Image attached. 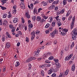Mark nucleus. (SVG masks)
<instances>
[{
  "label": "nucleus",
  "mask_w": 77,
  "mask_h": 77,
  "mask_svg": "<svg viewBox=\"0 0 77 77\" xmlns=\"http://www.w3.org/2000/svg\"><path fill=\"white\" fill-rule=\"evenodd\" d=\"M75 16H74L72 18V23L71 24L70 27L71 29H72L73 27L74 26V22H75Z\"/></svg>",
  "instance_id": "f257e3e1"
},
{
  "label": "nucleus",
  "mask_w": 77,
  "mask_h": 77,
  "mask_svg": "<svg viewBox=\"0 0 77 77\" xmlns=\"http://www.w3.org/2000/svg\"><path fill=\"white\" fill-rule=\"evenodd\" d=\"M57 24L58 27H60V26H62V23L60 22V19L57 20Z\"/></svg>",
  "instance_id": "f03ea898"
},
{
  "label": "nucleus",
  "mask_w": 77,
  "mask_h": 77,
  "mask_svg": "<svg viewBox=\"0 0 77 77\" xmlns=\"http://www.w3.org/2000/svg\"><path fill=\"white\" fill-rule=\"evenodd\" d=\"M31 35L32 36L31 39L32 40H33V39H34V38L35 37V32L34 31L32 32L31 33Z\"/></svg>",
  "instance_id": "7ed1b4c3"
},
{
  "label": "nucleus",
  "mask_w": 77,
  "mask_h": 77,
  "mask_svg": "<svg viewBox=\"0 0 77 77\" xmlns=\"http://www.w3.org/2000/svg\"><path fill=\"white\" fill-rule=\"evenodd\" d=\"M11 46V44H10V43L9 42H7L6 43L5 45V48H8Z\"/></svg>",
  "instance_id": "20e7f679"
},
{
  "label": "nucleus",
  "mask_w": 77,
  "mask_h": 77,
  "mask_svg": "<svg viewBox=\"0 0 77 77\" xmlns=\"http://www.w3.org/2000/svg\"><path fill=\"white\" fill-rule=\"evenodd\" d=\"M54 71V69L52 68L48 71V74H51L52 72Z\"/></svg>",
  "instance_id": "39448f33"
},
{
  "label": "nucleus",
  "mask_w": 77,
  "mask_h": 77,
  "mask_svg": "<svg viewBox=\"0 0 77 77\" xmlns=\"http://www.w3.org/2000/svg\"><path fill=\"white\" fill-rule=\"evenodd\" d=\"M51 56V53L49 52L45 54L44 56V57H48V56Z\"/></svg>",
  "instance_id": "423d86ee"
},
{
  "label": "nucleus",
  "mask_w": 77,
  "mask_h": 77,
  "mask_svg": "<svg viewBox=\"0 0 77 77\" xmlns=\"http://www.w3.org/2000/svg\"><path fill=\"white\" fill-rule=\"evenodd\" d=\"M5 34L9 38H12L11 35L9 34V33L8 32H6Z\"/></svg>",
  "instance_id": "0eeeda50"
},
{
  "label": "nucleus",
  "mask_w": 77,
  "mask_h": 77,
  "mask_svg": "<svg viewBox=\"0 0 77 77\" xmlns=\"http://www.w3.org/2000/svg\"><path fill=\"white\" fill-rule=\"evenodd\" d=\"M72 33L75 35H77V30L75 29L72 31Z\"/></svg>",
  "instance_id": "6e6552de"
},
{
  "label": "nucleus",
  "mask_w": 77,
  "mask_h": 77,
  "mask_svg": "<svg viewBox=\"0 0 77 77\" xmlns=\"http://www.w3.org/2000/svg\"><path fill=\"white\" fill-rule=\"evenodd\" d=\"M25 15L26 17L27 18H30V16L29 14V12H27L25 14Z\"/></svg>",
  "instance_id": "1a4fd4ad"
},
{
  "label": "nucleus",
  "mask_w": 77,
  "mask_h": 77,
  "mask_svg": "<svg viewBox=\"0 0 77 77\" xmlns=\"http://www.w3.org/2000/svg\"><path fill=\"white\" fill-rule=\"evenodd\" d=\"M56 65V66L57 68H59L60 67V63H55Z\"/></svg>",
  "instance_id": "9d476101"
},
{
  "label": "nucleus",
  "mask_w": 77,
  "mask_h": 77,
  "mask_svg": "<svg viewBox=\"0 0 77 77\" xmlns=\"http://www.w3.org/2000/svg\"><path fill=\"white\" fill-rule=\"evenodd\" d=\"M20 6L22 9H24L25 8V5H24V4L23 3H21L20 4Z\"/></svg>",
  "instance_id": "9b49d317"
},
{
  "label": "nucleus",
  "mask_w": 77,
  "mask_h": 77,
  "mask_svg": "<svg viewBox=\"0 0 77 77\" xmlns=\"http://www.w3.org/2000/svg\"><path fill=\"white\" fill-rule=\"evenodd\" d=\"M55 34H54V32H53L52 33H51L50 34V36L52 37V38H54Z\"/></svg>",
  "instance_id": "f8f14e48"
},
{
  "label": "nucleus",
  "mask_w": 77,
  "mask_h": 77,
  "mask_svg": "<svg viewBox=\"0 0 77 77\" xmlns=\"http://www.w3.org/2000/svg\"><path fill=\"white\" fill-rule=\"evenodd\" d=\"M53 19L52 18V17H50L49 19H48V20L49 22L51 23L53 21Z\"/></svg>",
  "instance_id": "ddd939ff"
},
{
  "label": "nucleus",
  "mask_w": 77,
  "mask_h": 77,
  "mask_svg": "<svg viewBox=\"0 0 77 77\" xmlns=\"http://www.w3.org/2000/svg\"><path fill=\"white\" fill-rule=\"evenodd\" d=\"M65 75V73L64 72H61L60 73V74L58 77H63Z\"/></svg>",
  "instance_id": "4468645a"
},
{
  "label": "nucleus",
  "mask_w": 77,
  "mask_h": 77,
  "mask_svg": "<svg viewBox=\"0 0 77 77\" xmlns=\"http://www.w3.org/2000/svg\"><path fill=\"white\" fill-rule=\"evenodd\" d=\"M60 33L61 35H62L63 36H65L66 35V32H64L63 31V32H61Z\"/></svg>",
  "instance_id": "2eb2a0df"
},
{
  "label": "nucleus",
  "mask_w": 77,
  "mask_h": 77,
  "mask_svg": "<svg viewBox=\"0 0 77 77\" xmlns=\"http://www.w3.org/2000/svg\"><path fill=\"white\" fill-rule=\"evenodd\" d=\"M18 21V19L17 18H15L13 20L14 23H17Z\"/></svg>",
  "instance_id": "dca6fc26"
},
{
  "label": "nucleus",
  "mask_w": 77,
  "mask_h": 77,
  "mask_svg": "<svg viewBox=\"0 0 77 77\" xmlns=\"http://www.w3.org/2000/svg\"><path fill=\"white\" fill-rule=\"evenodd\" d=\"M68 0H64L63 2V5H66L67 4Z\"/></svg>",
  "instance_id": "f3484780"
},
{
  "label": "nucleus",
  "mask_w": 77,
  "mask_h": 77,
  "mask_svg": "<svg viewBox=\"0 0 77 77\" xmlns=\"http://www.w3.org/2000/svg\"><path fill=\"white\" fill-rule=\"evenodd\" d=\"M3 24L4 26H7L8 25V21L6 20H4Z\"/></svg>",
  "instance_id": "a211bd4d"
},
{
  "label": "nucleus",
  "mask_w": 77,
  "mask_h": 77,
  "mask_svg": "<svg viewBox=\"0 0 77 77\" xmlns=\"http://www.w3.org/2000/svg\"><path fill=\"white\" fill-rule=\"evenodd\" d=\"M36 20L37 21H39L41 20V17L40 16H37L36 18Z\"/></svg>",
  "instance_id": "6ab92c4d"
},
{
  "label": "nucleus",
  "mask_w": 77,
  "mask_h": 77,
  "mask_svg": "<svg viewBox=\"0 0 77 77\" xmlns=\"http://www.w3.org/2000/svg\"><path fill=\"white\" fill-rule=\"evenodd\" d=\"M55 8V5H51L49 8V9L51 10V9H54Z\"/></svg>",
  "instance_id": "aec40b11"
},
{
  "label": "nucleus",
  "mask_w": 77,
  "mask_h": 77,
  "mask_svg": "<svg viewBox=\"0 0 77 77\" xmlns=\"http://www.w3.org/2000/svg\"><path fill=\"white\" fill-rule=\"evenodd\" d=\"M1 1L2 3V5H3L5 3H6L7 1L6 0H1Z\"/></svg>",
  "instance_id": "412c9836"
},
{
  "label": "nucleus",
  "mask_w": 77,
  "mask_h": 77,
  "mask_svg": "<svg viewBox=\"0 0 77 77\" xmlns=\"http://www.w3.org/2000/svg\"><path fill=\"white\" fill-rule=\"evenodd\" d=\"M42 5L44 6H46L47 5V3L44 1H43L42 2Z\"/></svg>",
  "instance_id": "4be33fe9"
},
{
  "label": "nucleus",
  "mask_w": 77,
  "mask_h": 77,
  "mask_svg": "<svg viewBox=\"0 0 77 77\" xmlns=\"http://www.w3.org/2000/svg\"><path fill=\"white\" fill-rule=\"evenodd\" d=\"M24 27V25L22 24L21 25H19V28L20 29H23Z\"/></svg>",
  "instance_id": "5701e85b"
},
{
  "label": "nucleus",
  "mask_w": 77,
  "mask_h": 77,
  "mask_svg": "<svg viewBox=\"0 0 77 77\" xmlns=\"http://www.w3.org/2000/svg\"><path fill=\"white\" fill-rule=\"evenodd\" d=\"M40 51H39V50H37V51L35 52L34 53L36 55H38V54H39V53Z\"/></svg>",
  "instance_id": "b1692460"
},
{
  "label": "nucleus",
  "mask_w": 77,
  "mask_h": 77,
  "mask_svg": "<svg viewBox=\"0 0 77 77\" xmlns=\"http://www.w3.org/2000/svg\"><path fill=\"white\" fill-rule=\"evenodd\" d=\"M20 65V62L18 61H17L16 62V63L15 64V66L16 67H17L18 66Z\"/></svg>",
  "instance_id": "393cba45"
},
{
  "label": "nucleus",
  "mask_w": 77,
  "mask_h": 77,
  "mask_svg": "<svg viewBox=\"0 0 77 77\" xmlns=\"http://www.w3.org/2000/svg\"><path fill=\"white\" fill-rule=\"evenodd\" d=\"M71 69L73 71H74L75 70V65H72Z\"/></svg>",
  "instance_id": "a878e982"
},
{
  "label": "nucleus",
  "mask_w": 77,
  "mask_h": 77,
  "mask_svg": "<svg viewBox=\"0 0 77 77\" xmlns=\"http://www.w3.org/2000/svg\"><path fill=\"white\" fill-rule=\"evenodd\" d=\"M58 2L59 1H56L53 2V5H57V4H58Z\"/></svg>",
  "instance_id": "bb28decb"
},
{
  "label": "nucleus",
  "mask_w": 77,
  "mask_h": 77,
  "mask_svg": "<svg viewBox=\"0 0 77 77\" xmlns=\"http://www.w3.org/2000/svg\"><path fill=\"white\" fill-rule=\"evenodd\" d=\"M32 61V59L30 57L29 59H28L26 61V63H27L28 62H30Z\"/></svg>",
  "instance_id": "cd10ccee"
},
{
  "label": "nucleus",
  "mask_w": 77,
  "mask_h": 77,
  "mask_svg": "<svg viewBox=\"0 0 77 77\" xmlns=\"http://www.w3.org/2000/svg\"><path fill=\"white\" fill-rule=\"evenodd\" d=\"M28 26L29 29H32V28L33 27V25L32 24H29Z\"/></svg>",
  "instance_id": "c85d7f7f"
},
{
  "label": "nucleus",
  "mask_w": 77,
  "mask_h": 77,
  "mask_svg": "<svg viewBox=\"0 0 77 77\" xmlns=\"http://www.w3.org/2000/svg\"><path fill=\"white\" fill-rule=\"evenodd\" d=\"M42 17L45 20H47L48 18V16L44 15L42 16Z\"/></svg>",
  "instance_id": "c756f323"
},
{
  "label": "nucleus",
  "mask_w": 77,
  "mask_h": 77,
  "mask_svg": "<svg viewBox=\"0 0 77 77\" xmlns=\"http://www.w3.org/2000/svg\"><path fill=\"white\" fill-rule=\"evenodd\" d=\"M63 50L61 51L60 53V55L61 57H62L63 56Z\"/></svg>",
  "instance_id": "7c9ffc66"
},
{
  "label": "nucleus",
  "mask_w": 77,
  "mask_h": 77,
  "mask_svg": "<svg viewBox=\"0 0 77 77\" xmlns=\"http://www.w3.org/2000/svg\"><path fill=\"white\" fill-rule=\"evenodd\" d=\"M0 8H1L2 9V10H5V9H6V8L5 7H3L2 5L0 6Z\"/></svg>",
  "instance_id": "2f4dec72"
},
{
  "label": "nucleus",
  "mask_w": 77,
  "mask_h": 77,
  "mask_svg": "<svg viewBox=\"0 0 77 77\" xmlns=\"http://www.w3.org/2000/svg\"><path fill=\"white\" fill-rule=\"evenodd\" d=\"M44 65H45L46 67H50L51 66V65L50 64H45Z\"/></svg>",
  "instance_id": "473e14b6"
},
{
  "label": "nucleus",
  "mask_w": 77,
  "mask_h": 77,
  "mask_svg": "<svg viewBox=\"0 0 77 77\" xmlns=\"http://www.w3.org/2000/svg\"><path fill=\"white\" fill-rule=\"evenodd\" d=\"M53 28L52 26L50 27L48 29V30L50 32H51V31H53Z\"/></svg>",
  "instance_id": "72a5a7b5"
},
{
  "label": "nucleus",
  "mask_w": 77,
  "mask_h": 77,
  "mask_svg": "<svg viewBox=\"0 0 77 77\" xmlns=\"http://www.w3.org/2000/svg\"><path fill=\"white\" fill-rule=\"evenodd\" d=\"M68 72H69V70H67L65 72V75H67L68 74Z\"/></svg>",
  "instance_id": "f704fd0d"
},
{
  "label": "nucleus",
  "mask_w": 77,
  "mask_h": 77,
  "mask_svg": "<svg viewBox=\"0 0 77 77\" xmlns=\"http://www.w3.org/2000/svg\"><path fill=\"white\" fill-rule=\"evenodd\" d=\"M61 11V14H63L64 12H65V9H61L60 10Z\"/></svg>",
  "instance_id": "c9c22d12"
},
{
  "label": "nucleus",
  "mask_w": 77,
  "mask_h": 77,
  "mask_svg": "<svg viewBox=\"0 0 77 77\" xmlns=\"http://www.w3.org/2000/svg\"><path fill=\"white\" fill-rule=\"evenodd\" d=\"M49 26H50V24L47 23L45 26V28H48Z\"/></svg>",
  "instance_id": "e433bc0d"
},
{
  "label": "nucleus",
  "mask_w": 77,
  "mask_h": 77,
  "mask_svg": "<svg viewBox=\"0 0 77 77\" xmlns=\"http://www.w3.org/2000/svg\"><path fill=\"white\" fill-rule=\"evenodd\" d=\"M21 19L22 23L24 24V23H25V20L24 19V18H23V17H22Z\"/></svg>",
  "instance_id": "4c0bfd02"
},
{
  "label": "nucleus",
  "mask_w": 77,
  "mask_h": 77,
  "mask_svg": "<svg viewBox=\"0 0 77 77\" xmlns=\"http://www.w3.org/2000/svg\"><path fill=\"white\" fill-rule=\"evenodd\" d=\"M41 74L42 76H44V72L43 70H42L41 72Z\"/></svg>",
  "instance_id": "58836bf2"
},
{
  "label": "nucleus",
  "mask_w": 77,
  "mask_h": 77,
  "mask_svg": "<svg viewBox=\"0 0 77 77\" xmlns=\"http://www.w3.org/2000/svg\"><path fill=\"white\" fill-rule=\"evenodd\" d=\"M70 59V58L68 56H67L66 57L65 59V60H69Z\"/></svg>",
  "instance_id": "ea45409f"
},
{
  "label": "nucleus",
  "mask_w": 77,
  "mask_h": 77,
  "mask_svg": "<svg viewBox=\"0 0 77 77\" xmlns=\"http://www.w3.org/2000/svg\"><path fill=\"white\" fill-rule=\"evenodd\" d=\"M28 66L29 67V69L30 70V69L32 68V65L30 64H29L28 65Z\"/></svg>",
  "instance_id": "a19ab883"
},
{
  "label": "nucleus",
  "mask_w": 77,
  "mask_h": 77,
  "mask_svg": "<svg viewBox=\"0 0 77 77\" xmlns=\"http://www.w3.org/2000/svg\"><path fill=\"white\" fill-rule=\"evenodd\" d=\"M51 44V42H49L46 44V45H50Z\"/></svg>",
  "instance_id": "79ce46f5"
},
{
  "label": "nucleus",
  "mask_w": 77,
  "mask_h": 77,
  "mask_svg": "<svg viewBox=\"0 0 77 77\" xmlns=\"http://www.w3.org/2000/svg\"><path fill=\"white\" fill-rule=\"evenodd\" d=\"M56 74L55 73H53L51 75V77H56Z\"/></svg>",
  "instance_id": "37998d69"
},
{
  "label": "nucleus",
  "mask_w": 77,
  "mask_h": 77,
  "mask_svg": "<svg viewBox=\"0 0 77 77\" xmlns=\"http://www.w3.org/2000/svg\"><path fill=\"white\" fill-rule=\"evenodd\" d=\"M12 12H13V13L14 14H16V13H17V10H16L15 9H14L12 11Z\"/></svg>",
  "instance_id": "c03bdc74"
},
{
  "label": "nucleus",
  "mask_w": 77,
  "mask_h": 77,
  "mask_svg": "<svg viewBox=\"0 0 77 77\" xmlns=\"http://www.w3.org/2000/svg\"><path fill=\"white\" fill-rule=\"evenodd\" d=\"M39 1H36L35 2V3H34V5H35V4H38V3H39Z\"/></svg>",
  "instance_id": "a18cd8bd"
},
{
  "label": "nucleus",
  "mask_w": 77,
  "mask_h": 77,
  "mask_svg": "<svg viewBox=\"0 0 77 77\" xmlns=\"http://www.w3.org/2000/svg\"><path fill=\"white\" fill-rule=\"evenodd\" d=\"M54 59V57L53 56H51L49 58V60H53Z\"/></svg>",
  "instance_id": "49530a36"
},
{
  "label": "nucleus",
  "mask_w": 77,
  "mask_h": 77,
  "mask_svg": "<svg viewBox=\"0 0 77 77\" xmlns=\"http://www.w3.org/2000/svg\"><path fill=\"white\" fill-rule=\"evenodd\" d=\"M70 14L69 11H68L66 15V17H68L69 15Z\"/></svg>",
  "instance_id": "de8ad7c7"
},
{
  "label": "nucleus",
  "mask_w": 77,
  "mask_h": 77,
  "mask_svg": "<svg viewBox=\"0 0 77 77\" xmlns=\"http://www.w3.org/2000/svg\"><path fill=\"white\" fill-rule=\"evenodd\" d=\"M72 16H71L69 17L68 18V20H69V21H70L71 20V19H72Z\"/></svg>",
  "instance_id": "09e8293b"
},
{
  "label": "nucleus",
  "mask_w": 77,
  "mask_h": 77,
  "mask_svg": "<svg viewBox=\"0 0 77 77\" xmlns=\"http://www.w3.org/2000/svg\"><path fill=\"white\" fill-rule=\"evenodd\" d=\"M17 33V34H18L19 35H22V32H21L20 31H18Z\"/></svg>",
  "instance_id": "8fccbe9b"
},
{
  "label": "nucleus",
  "mask_w": 77,
  "mask_h": 77,
  "mask_svg": "<svg viewBox=\"0 0 77 77\" xmlns=\"http://www.w3.org/2000/svg\"><path fill=\"white\" fill-rule=\"evenodd\" d=\"M57 10H58V7L57 6H56L55 8V10H54L55 12L57 11Z\"/></svg>",
  "instance_id": "3c124183"
},
{
  "label": "nucleus",
  "mask_w": 77,
  "mask_h": 77,
  "mask_svg": "<svg viewBox=\"0 0 77 77\" xmlns=\"http://www.w3.org/2000/svg\"><path fill=\"white\" fill-rule=\"evenodd\" d=\"M12 30H11L12 32H14L15 30V27H13Z\"/></svg>",
  "instance_id": "603ef678"
},
{
  "label": "nucleus",
  "mask_w": 77,
  "mask_h": 77,
  "mask_svg": "<svg viewBox=\"0 0 77 77\" xmlns=\"http://www.w3.org/2000/svg\"><path fill=\"white\" fill-rule=\"evenodd\" d=\"M72 39L73 40H75V39H76V36H75V35H73V36L72 37Z\"/></svg>",
  "instance_id": "864d4df0"
},
{
  "label": "nucleus",
  "mask_w": 77,
  "mask_h": 77,
  "mask_svg": "<svg viewBox=\"0 0 77 77\" xmlns=\"http://www.w3.org/2000/svg\"><path fill=\"white\" fill-rule=\"evenodd\" d=\"M55 24L56 23H55V22H53L51 24L52 27H54Z\"/></svg>",
  "instance_id": "5fc2aeb1"
},
{
  "label": "nucleus",
  "mask_w": 77,
  "mask_h": 77,
  "mask_svg": "<svg viewBox=\"0 0 77 77\" xmlns=\"http://www.w3.org/2000/svg\"><path fill=\"white\" fill-rule=\"evenodd\" d=\"M57 14H61L60 10H58V11L57 12Z\"/></svg>",
  "instance_id": "6e6d98bb"
},
{
  "label": "nucleus",
  "mask_w": 77,
  "mask_h": 77,
  "mask_svg": "<svg viewBox=\"0 0 77 77\" xmlns=\"http://www.w3.org/2000/svg\"><path fill=\"white\" fill-rule=\"evenodd\" d=\"M45 63H50V62L49 61V60H46V61H45Z\"/></svg>",
  "instance_id": "4d7b16f0"
},
{
  "label": "nucleus",
  "mask_w": 77,
  "mask_h": 77,
  "mask_svg": "<svg viewBox=\"0 0 77 77\" xmlns=\"http://www.w3.org/2000/svg\"><path fill=\"white\" fill-rule=\"evenodd\" d=\"M37 12V10L35 8H34L33 10V14H35Z\"/></svg>",
  "instance_id": "13d9d810"
},
{
  "label": "nucleus",
  "mask_w": 77,
  "mask_h": 77,
  "mask_svg": "<svg viewBox=\"0 0 77 77\" xmlns=\"http://www.w3.org/2000/svg\"><path fill=\"white\" fill-rule=\"evenodd\" d=\"M53 32H54V33L55 35V34L56 35H57V34H58V32H57V31L54 30Z\"/></svg>",
  "instance_id": "bf43d9fd"
},
{
  "label": "nucleus",
  "mask_w": 77,
  "mask_h": 77,
  "mask_svg": "<svg viewBox=\"0 0 77 77\" xmlns=\"http://www.w3.org/2000/svg\"><path fill=\"white\" fill-rule=\"evenodd\" d=\"M9 27L11 29H13V25H10L9 26Z\"/></svg>",
  "instance_id": "052dcab7"
},
{
  "label": "nucleus",
  "mask_w": 77,
  "mask_h": 77,
  "mask_svg": "<svg viewBox=\"0 0 77 77\" xmlns=\"http://www.w3.org/2000/svg\"><path fill=\"white\" fill-rule=\"evenodd\" d=\"M25 41L27 42H29V38L26 37V38Z\"/></svg>",
  "instance_id": "680f3d73"
},
{
  "label": "nucleus",
  "mask_w": 77,
  "mask_h": 77,
  "mask_svg": "<svg viewBox=\"0 0 77 77\" xmlns=\"http://www.w3.org/2000/svg\"><path fill=\"white\" fill-rule=\"evenodd\" d=\"M2 40L3 42H4L5 41V37H3L2 38Z\"/></svg>",
  "instance_id": "e2e57ef3"
},
{
  "label": "nucleus",
  "mask_w": 77,
  "mask_h": 77,
  "mask_svg": "<svg viewBox=\"0 0 77 77\" xmlns=\"http://www.w3.org/2000/svg\"><path fill=\"white\" fill-rule=\"evenodd\" d=\"M3 17L4 18H6L7 17V14H5L3 15Z\"/></svg>",
  "instance_id": "0e129e2a"
},
{
  "label": "nucleus",
  "mask_w": 77,
  "mask_h": 77,
  "mask_svg": "<svg viewBox=\"0 0 77 77\" xmlns=\"http://www.w3.org/2000/svg\"><path fill=\"white\" fill-rule=\"evenodd\" d=\"M35 20H36V16H33L32 17V20L33 21H35Z\"/></svg>",
  "instance_id": "69168bd1"
},
{
  "label": "nucleus",
  "mask_w": 77,
  "mask_h": 77,
  "mask_svg": "<svg viewBox=\"0 0 77 77\" xmlns=\"http://www.w3.org/2000/svg\"><path fill=\"white\" fill-rule=\"evenodd\" d=\"M50 33V31H49V30H46L45 31L46 34H47L48 33Z\"/></svg>",
  "instance_id": "338daca9"
},
{
  "label": "nucleus",
  "mask_w": 77,
  "mask_h": 77,
  "mask_svg": "<svg viewBox=\"0 0 77 77\" xmlns=\"http://www.w3.org/2000/svg\"><path fill=\"white\" fill-rule=\"evenodd\" d=\"M63 31H64V32H65L66 33V32H68V29H63Z\"/></svg>",
  "instance_id": "774afa93"
}]
</instances>
